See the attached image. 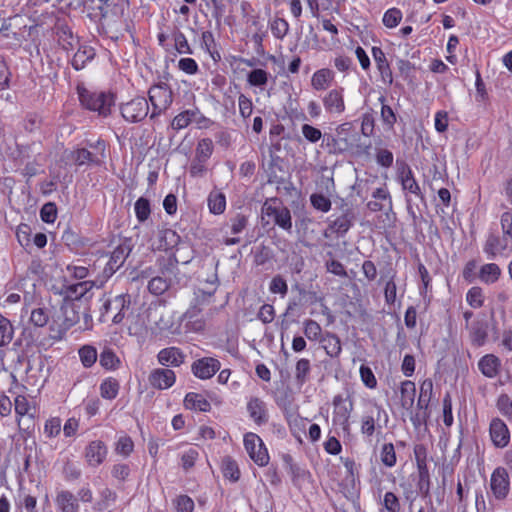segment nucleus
I'll use <instances>...</instances> for the list:
<instances>
[{
	"instance_id": "1",
	"label": "nucleus",
	"mask_w": 512,
	"mask_h": 512,
	"mask_svg": "<svg viewBox=\"0 0 512 512\" xmlns=\"http://www.w3.org/2000/svg\"><path fill=\"white\" fill-rule=\"evenodd\" d=\"M83 314L85 322L91 321V316L84 310L78 302H66L62 300L59 310L55 311L51 316L50 331L54 339L61 340L67 331L75 326L80 315Z\"/></svg>"
},
{
	"instance_id": "2",
	"label": "nucleus",
	"mask_w": 512,
	"mask_h": 512,
	"mask_svg": "<svg viewBox=\"0 0 512 512\" xmlns=\"http://www.w3.org/2000/svg\"><path fill=\"white\" fill-rule=\"evenodd\" d=\"M77 94L83 108L104 118L111 114L116 102V94L111 90H96L77 86Z\"/></svg>"
},
{
	"instance_id": "3",
	"label": "nucleus",
	"mask_w": 512,
	"mask_h": 512,
	"mask_svg": "<svg viewBox=\"0 0 512 512\" xmlns=\"http://www.w3.org/2000/svg\"><path fill=\"white\" fill-rule=\"evenodd\" d=\"M89 147L96 149L99 155L92 153L86 148L76 147L73 150L65 151L67 163L77 167L84 165L100 166L106 157V142L102 139H98L94 144H89Z\"/></svg>"
},
{
	"instance_id": "4",
	"label": "nucleus",
	"mask_w": 512,
	"mask_h": 512,
	"mask_svg": "<svg viewBox=\"0 0 512 512\" xmlns=\"http://www.w3.org/2000/svg\"><path fill=\"white\" fill-rule=\"evenodd\" d=\"M263 218L271 220L274 225L280 227L284 231L291 232L292 217L290 210L277 198L267 199L262 206Z\"/></svg>"
},
{
	"instance_id": "5",
	"label": "nucleus",
	"mask_w": 512,
	"mask_h": 512,
	"mask_svg": "<svg viewBox=\"0 0 512 512\" xmlns=\"http://www.w3.org/2000/svg\"><path fill=\"white\" fill-rule=\"evenodd\" d=\"M149 101L152 105L151 119L159 117L166 112L173 103V91L166 82H158L148 90Z\"/></svg>"
},
{
	"instance_id": "6",
	"label": "nucleus",
	"mask_w": 512,
	"mask_h": 512,
	"mask_svg": "<svg viewBox=\"0 0 512 512\" xmlns=\"http://www.w3.org/2000/svg\"><path fill=\"white\" fill-rule=\"evenodd\" d=\"M131 304V296L123 293L114 298H107L100 309L101 318L104 321L111 319L114 324H119L125 318V311L129 309Z\"/></svg>"
},
{
	"instance_id": "7",
	"label": "nucleus",
	"mask_w": 512,
	"mask_h": 512,
	"mask_svg": "<svg viewBox=\"0 0 512 512\" xmlns=\"http://www.w3.org/2000/svg\"><path fill=\"white\" fill-rule=\"evenodd\" d=\"M333 423L339 425L344 433L349 434L351 431L350 418L354 409L353 400L342 395L333 397Z\"/></svg>"
},
{
	"instance_id": "8",
	"label": "nucleus",
	"mask_w": 512,
	"mask_h": 512,
	"mask_svg": "<svg viewBox=\"0 0 512 512\" xmlns=\"http://www.w3.org/2000/svg\"><path fill=\"white\" fill-rule=\"evenodd\" d=\"M122 118L128 123H139L149 113V103L145 97L137 96L119 106Z\"/></svg>"
},
{
	"instance_id": "9",
	"label": "nucleus",
	"mask_w": 512,
	"mask_h": 512,
	"mask_svg": "<svg viewBox=\"0 0 512 512\" xmlns=\"http://www.w3.org/2000/svg\"><path fill=\"white\" fill-rule=\"evenodd\" d=\"M384 416L385 424L388 422V414L383 407L377 403L374 404V410L364 412L360 417V433L365 438H372L376 432H381V416Z\"/></svg>"
},
{
	"instance_id": "10",
	"label": "nucleus",
	"mask_w": 512,
	"mask_h": 512,
	"mask_svg": "<svg viewBox=\"0 0 512 512\" xmlns=\"http://www.w3.org/2000/svg\"><path fill=\"white\" fill-rule=\"evenodd\" d=\"M243 444L247 454L256 465L259 467L268 465L270 456L259 435L253 432H247L244 435Z\"/></svg>"
},
{
	"instance_id": "11",
	"label": "nucleus",
	"mask_w": 512,
	"mask_h": 512,
	"mask_svg": "<svg viewBox=\"0 0 512 512\" xmlns=\"http://www.w3.org/2000/svg\"><path fill=\"white\" fill-rule=\"evenodd\" d=\"M483 252L487 259L494 260L498 257H508L512 252V246L508 245L506 236L489 233L483 244Z\"/></svg>"
},
{
	"instance_id": "12",
	"label": "nucleus",
	"mask_w": 512,
	"mask_h": 512,
	"mask_svg": "<svg viewBox=\"0 0 512 512\" xmlns=\"http://www.w3.org/2000/svg\"><path fill=\"white\" fill-rule=\"evenodd\" d=\"M511 489L510 477L506 468L496 467L490 476V490L496 500H505Z\"/></svg>"
},
{
	"instance_id": "13",
	"label": "nucleus",
	"mask_w": 512,
	"mask_h": 512,
	"mask_svg": "<svg viewBox=\"0 0 512 512\" xmlns=\"http://www.w3.org/2000/svg\"><path fill=\"white\" fill-rule=\"evenodd\" d=\"M489 437L495 448H506L511 441L510 430L503 419L493 417L489 423Z\"/></svg>"
},
{
	"instance_id": "14",
	"label": "nucleus",
	"mask_w": 512,
	"mask_h": 512,
	"mask_svg": "<svg viewBox=\"0 0 512 512\" xmlns=\"http://www.w3.org/2000/svg\"><path fill=\"white\" fill-rule=\"evenodd\" d=\"M180 242V236L171 228H162L151 241V248L154 251H164L168 254L174 253V249Z\"/></svg>"
},
{
	"instance_id": "15",
	"label": "nucleus",
	"mask_w": 512,
	"mask_h": 512,
	"mask_svg": "<svg viewBox=\"0 0 512 512\" xmlns=\"http://www.w3.org/2000/svg\"><path fill=\"white\" fill-rule=\"evenodd\" d=\"M344 88L336 87L330 89L323 97L322 103L327 114L339 116L346 110Z\"/></svg>"
},
{
	"instance_id": "16",
	"label": "nucleus",
	"mask_w": 512,
	"mask_h": 512,
	"mask_svg": "<svg viewBox=\"0 0 512 512\" xmlns=\"http://www.w3.org/2000/svg\"><path fill=\"white\" fill-rule=\"evenodd\" d=\"M221 369V362L215 357H202L192 362L191 372L197 379L209 380Z\"/></svg>"
},
{
	"instance_id": "17",
	"label": "nucleus",
	"mask_w": 512,
	"mask_h": 512,
	"mask_svg": "<svg viewBox=\"0 0 512 512\" xmlns=\"http://www.w3.org/2000/svg\"><path fill=\"white\" fill-rule=\"evenodd\" d=\"M108 455V447L102 440L90 441L85 447L84 458L88 466L97 468L102 465Z\"/></svg>"
},
{
	"instance_id": "18",
	"label": "nucleus",
	"mask_w": 512,
	"mask_h": 512,
	"mask_svg": "<svg viewBox=\"0 0 512 512\" xmlns=\"http://www.w3.org/2000/svg\"><path fill=\"white\" fill-rule=\"evenodd\" d=\"M150 385L158 390H166L176 382V373L169 368H156L149 374Z\"/></svg>"
},
{
	"instance_id": "19",
	"label": "nucleus",
	"mask_w": 512,
	"mask_h": 512,
	"mask_svg": "<svg viewBox=\"0 0 512 512\" xmlns=\"http://www.w3.org/2000/svg\"><path fill=\"white\" fill-rule=\"evenodd\" d=\"M157 361L166 368L180 367L186 361V354L179 347L170 346L157 353Z\"/></svg>"
},
{
	"instance_id": "20",
	"label": "nucleus",
	"mask_w": 512,
	"mask_h": 512,
	"mask_svg": "<svg viewBox=\"0 0 512 512\" xmlns=\"http://www.w3.org/2000/svg\"><path fill=\"white\" fill-rule=\"evenodd\" d=\"M249 417L258 425H264L269 420L267 404L259 397H251L246 405Z\"/></svg>"
},
{
	"instance_id": "21",
	"label": "nucleus",
	"mask_w": 512,
	"mask_h": 512,
	"mask_svg": "<svg viewBox=\"0 0 512 512\" xmlns=\"http://www.w3.org/2000/svg\"><path fill=\"white\" fill-rule=\"evenodd\" d=\"M477 367L484 377L488 379H494L501 372L502 361L497 355L488 353L480 357L477 363Z\"/></svg>"
},
{
	"instance_id": "22",
	"label": "nucleus",
	"mask_w": 512,
	"mask_h": 512,
	"mask_svg": "<svg viewBox=\"0 0 512 512\" xmlns=\"http://www.w3.org/2000/svg\"><path fill=\"white\" fill-rule=\"evenodd\" d=\"M373 59L383 83L391 85L393 83V73L390 63L381 47L373 46L371 49Z\"/></svg>"
},
{
	"instance_id": "23",
	"label": "nucleus",
	"mask_w": 512,
	"mask_h": 512,
	"mask_svg": "<svg viewBox=\"0 0 512 512\" xmlns=\"http://www.w3.org/2000/svg\"><path fill=\"white\" fill-rule=\"evenodd\" d=\"M93 282L81 281L66 286L63 290V301L78 302L82 306V298L93 288Z\"/></svg>"
},
{
	"instance_id": "24",
	"label": "nucleus",
	"mask_w": 512,
	"mask_h": 512,
	"mask_svg": "<svg viewBox=\"0 0 512 512\" xmlns=\"http://www.w3.org/2000/svg\"><path fill=\"white\" fill-rule=\"evenodd\" d=\"M399 179L403 190L408 191L409 193L420 198L421 200L424 199V195L421 191V188L414 177L412 169L408 165H404L402 168H400Z\"/></svg>"
},
{
	"instance_id": "25",
	"label": "nucleus",
	"mask_w": 512,
	"mask_h": 512,
	"mask_svg": "<svg viewBox=\"0 0 512 512\" xmlns=\"http://www.w3.org/2000/svg\"><path fill=\"white\" fill-rule=\"evenodd\" d=\"M469 339L474 347H482L488 340V324L485 321H474L466 328Z\"/></svg>"
},
{
	"instance_id": "26",
	"label": "nucleus",
	"mask_w": 512,
	"mask_h": 512,
	"mask_svg": "<svg viewBox=\"0 0 512 512\" xmlns=\"http://www.w3.org/2000/svg\"><path fill=\"white\" fill-rule=\"evenodd\" d=\"M55 504L60 512H80L77 497L69 490L57 492Z\"/></svg>"
},
{
	"instance_id": "27",
	"label": "nucleus",
	"mask_w": 512,
	"mask_h": 512,
	"mask_svg": "<svg viewBox=\"0 0 512 512\" xmlns=\"http://www.w3.org/2000/svg\"><path fill=\"white\" fill-rule=\"evenodd\" d=\"M55 35L58 44L65 51L72 50L74 45L78 42L76 37L73 35L72 30L66 23L58 22L55 25Z\"/></svg>"
},
{
	"instance_id": "28",
	"label": "nucleus",
	"mask_w": 512,
	"mask_h": 512,
	"mask_svg": "<svg viewBox=\"0 0 512 512\" xmlns=\"http://www.w3.org/2000/svg\"><path fill=\"white\" fill-rule=\"evenodd\" d=\"M184 407L197 412H209L211 404L206 397L197 392H188L183 400Z\"/></svg>"
},
{
	"instance_id": "29",
	"label": "nucleus",
	"mask_w": 512,
	"mask_h": 512,
	"mask_svg": "<svg viewBox=\"0 0 512 512\" xmlns=\"http://www.w3.org/2000/svg\"><path fill=\"white\" fill-rule=\"evenodd\" d=\"M334 72L329 68L316 70L311 77V86L316 91L326 90L334 81Z\"/></svg>"
},
{
	"instance_id": "30",
	"label": "nucleus",
	"mask_w": 512,
	"mask_h": 512,
	"mask_svg": "<svg viewBox=\"0 0 512 512\" xmlns=\"http://www.w3.org/2000/svg\"><path fill=\"white\" fill-rule=\"evenodd\" d=\"M319 342L331 358H337L342 352L340 338L334 333L325 332Z\"/></svg>"
},
{
	"instance_id": "31",
	"label": "nucleus",
	"mask_w": 512,
	"mask_h": 512,
	"mask_svg": "<svg viewBox=\"0 0 512 512\" xmlns=\"http://www.w3.org/2000/svg\"><path fill=\"white\" fill-rule=\"evenodd\" d=\"M129 252L127 247L119 245L110 254L109 260L105 266V273H115L125 262Z\"/></svg>"
},
{
	"instance_id": "32",
	"label": "nucleus",
	"mask_w": 512,
	"mask_h": 512,
	"mask_svg": "<svg viewBox=\"0 0 512 512\" xmlns=\"http://www.w3.org/2000/svg\"><path fill=\"white\" fill-rule=\"evenodd\" d=\"M95 55L96 53L93 47L80 45L71 60V65L75 70L79 71L83 69L88 62L92 61Z\"/></svg>"
},
{
	"instance_id": "33",
	"label": "nucleus",
	"mask_w": 512,
	"mask_h": 512,
	"mask_svg": "<svg viewBox=\"0 0 512 512\" xmlns=\"http://www.w3.org/2000/svg\"><path fill=\"white\" fill-rule=\"evenodd\" d=\"M400 402L402 408L410 410L415 402L416 385L411 380H404L400 383Z\"/></svg>"
},
{
	"instance_id": "34",
	"label": "nucleus",
	"mask_w": 512,
	"mask_h": 512,
	"mask_svg": "<svg viewBox=\"0 0 512 512\" xmlns=\"http://www.w3.org/2000/svg\"><path fill=\"white\" fill-rule=\"evenodd\" d=\"M502 271L496 263H486L479 269L478 278L485 284H494L501 277Z\"/></svg>"
},
{
	"instance_id": "35",
	"label": "nucleus",
	"mask_w": 512,
	"mask_h": 512,
	"mask_svg": "<svg viewBox=\"0 0 512 512\" xmlns=\"http://www.w3.org/2000/svg\"><path fill=\"white\" fill-rule=\"evenodd\" d=\"M433 396V381L430 378L424 379L420 383V392L417 400V408L419 410H428Z\"/></svg>"
},
{
	"instance_id": "36",
	"label": "nucleus",
	"mask_w": 512,
	"mask_h": 512,
	"mask_svg": "<svg viewBox=\"0 0 512 512\" xmlns=\"http://www.w3.org/2000/svg\"><path fill=\"white\" fill-rule=\"evenodd\" d=\"M210 213L220 215L226 209V196L220 190H212L207 198Z\"/></svg>"
},
{
	"instance_id": "37",
	"label": "nucleus",
	"mask_w": 512,
	"mask_h": 512,
	"mask_svg": "<svg viewBox=\"0 0 512 512\" xmlns=\"http://www.w3.org/2000/svg\"><path fill=\"white\" fill-rule=\"evenodd\" d=\"M99 364L106 371H115L120 368L121 360L111 348H104L99 355Z\"/></svg>"
},
{
	"instance_id": "38",
	"label": "nucleus",
	"mask_w": 512,
	"mask_h": 512,
	"mask_svg": "<svg viewBox=\"0 0 512 512\" xmlns=\"http://www.w3.org/2000/svg\"><path fill=\"white\" fill-rule=\"evenodd\" d=\"M42 306L37 308H33L30 312V323L35 327H44L48 324L49 320L53 313L51 310L45 305L44 302L41 303Z\"/></svg>"
},
{
	"instance_id": "39",
	"label": "nucleus",
	"mask_w": 512,
	"mask_h": 512,
	"mask_svg": "<svg viewBox=\"0 0 512 512\" xmlns=\"http://www.w3.org/2000/svg\"><path fill=\"white\" fill-rule=\"evenodd\" d=\"M200 41L202 49L205 50L215 62L221 60L215 37L211 31H203Z\"/></svg>"
},
{
	"instance_id": "40",
	"label": "nucleus",
	"mask_w": 512,
	"mask_h": 512,
	"mask_svg": "<svg viewBox=\"0 0 512 512\" xmlns=\"http://www.w3.org/2000/svg\"><path fill=\"white\" fill-rule=\"evenodd\" d=\"M99 390L102 398L107 400H113L119 394V381L116 378L107 377L101 382Z\"/></svg>"
},
{
	"instance_id": "41",
	"label": "nucleus",
	"mask_w": 512,
	"mask_h": 512,
	"mask_svg": "<svg viewBox=\"0 0 512 512\" xmlns=\"http://www.w3.org/2000/svg\"><path fill=\"white\" fill-rule=\"evenodd\" d=\"M134 441L127 435H120L114 443V452L124 458H128L134 452Z\"/></svg>"
},
{
	"instance_id": "42",
	"label": "nucleus",
	"mask_w": 512,
	"mask_h": 512,
	"mask_svg": "<svg viewBox=\"0 0 512 512\" xmlns=\"http://www.w3.org/2000/svg\"><path fill=\"white\" fill-rule=\"evenodd\" d=\"M99 500L95 503L94 509L99 512L105 511L110 505L117 501V493L111 488L105 487L99 492Z\"/></svg>"
},
{
	"instance_id": "43",
	"label": "nucleus",
	"mask_w": 512,
	"mask_h": 512,
	"mask_svg": "<svg viewBox=\"0 0 512 512\" xmlns=\"http://www.w3.org/2000/svg\"><path fill=\"white\" fill-rule=\"evenodd\" d=\"M221 471L224 478L229 479L232 482H237L240 479V470L237 462L231 457L227 456L223 458L221 464Z\"/></svg>"
},
{
	"instance_id": "44",
	"label": "nucleus",
	"mask_w": 512,
	"mask_h": 512,
	"mask_svg": "<svg viewBox=\"0 0 512 512\" xmlns=\"http://www.w3.org/2000/svg\"><path fill=\"white\" fill-rule=\"evenodd\" d=\"M269 28L274 38L283 40L289 32L290 25L286 19L274 17L269 21Z\"/></svg>"
},
{
	"instance_id": "45",
	"label": "nucleus",
	"mask_w": 512,
	"mask_h": 512,
	"mask_svg": "<svg viewBox=\"0 0 512 512\" xmlns=\"http://www.w3.org/2000/svg\"><path fill=\"white\" fill-rule=\"evenodd\" d=\"M171 39L174 42V49L177 53L188 55L193 53L186 35L181 30L175 29L171 34Z\"/></svg>"
},
{
	"instance_id": "46",
	"label": "nucleus",
	"mask_w": 512,
	"mask_h": 512,
	"mask_svg": "<svg viewBox=\"0 0 512 512\" xmlns=\"http://www.w3.org/2000/svg\"><path fill=\"white\" fill-rule=\"evenodd\" d=\"M214 151V144L210 138H202L197 142L195 149V158L198 160L207 161L211 158Z\"/></svg>"
},
{
	"instance_id": "47",
	"label": "nucleus",
	"mask_w": 512,
	"mask_h": 512,
	"mask_svg": "<svg viewBox=\"0 0 512 512\" xmlns=\"http://www.w3.org/2000/svg\"><path fill=\"white\" fill-rule=\"evenodd\" d=\"M15 406V414L17 417V421L20 420L27 415H31V411L34 409L33 405L29 401L28 397L25 395H17L14 400Z\"/></svg>"
},
{
	"instance_id": "48",
	"label": "nucleus",
	"mask_w": 512,
	"mask_h": 512,
	"mask_svg": "<svg viewBox=\"0 0 512 512\" xmlns=\"http://www.w3.org/2000/svg\"><path fill=\"white\" fill-rule=\"evenodd\" d=\"M166 254V257H159L156 261L159 271L163 275L173 274L178 266V260L175 253Z\"/></svg>"
},
{
	"instance_id": "49",
	"label": "nucleus",
	"mask_w": 512,
	"mask_h": 512,
	"mask_svg": "<svg viewBox=\"0 0 512 512\" xmlns=\"http://www.w3.org/2000/svg\"><path fill=\"white\" fill-rule=\"evenodd\" d=\"M466 302L473 309L483 307L485 302L483 289L479 286L471 287L466 293Z\"/></svg>"
},
{
	"instance_id": "50",
	"label": "nucleus",
	"mask_w": 512,
	"mask_h": 512,
	"mask_svg": "<svg viewBox=\"0 0 512 512\" xmlns=\"http://www.w3.org/2000/svg\"><path fill=\"white\" fill-rule=\"evenodd\" d=\"M193 116V109H187L178 113L171 121V128L175 131L187 128L193 123Z\"/></svg>"
},
{
	"instance_id": "51",
	"label": "nucleus",
	"mask_w": 512,
	"mask_h": 512,
	"mask_svg": "<svg viewBox=\"0 0 512 512\" xmlns=\"http://www.w3.org/2000/svg\"><path fill=\"white\" fill-rule=\"evenodd\" d=\"M134 212L140 223L148 220L151 215L150 201L145 197L138 198L134 204Z\"/></svg>"
},
{
	"instance_id": "52",
	"label": "nucleus",
	"mask_w": 512,
	"mask_h": 512,
	"mask_svg": "<svg viewBox=\"0 0 512 512\" xmlns=\"http://www.w3.org/2000/svg\"><path fill=\"white\" fill-rule=\"evenodd\" d=\"M303 332L310 341H319L323 336L322 327L312 319H306L303 322Z\"/></svg>"
},
{
	"instance_id": "53",
	"label": "nucleus",
	"mask_w": 512,
	"mask_h": 512,
	"mask_svg": "<svg viewBox=\"0 0 512 512\" xmlns=\"http://www.w3.org/2000/svg\"><path fill=\"white\" fill-rule=\"evenodd\" d=\"M80 361L85 368L92 367L97 361V350L94 346L84 345L78 351Z\"/></svg>"
},
{
	"instance_id": "54",
	"label": "nucleus",
	"mask_w": 512,
	"mask_h": 512,
	"mask_svg": "<svg viewBox=\"0 0 512 512\" xmlns=\"http://www.w3.org/2000/svg\"><path fill=\"white\" fill-rule=\"evenodd\" d=\"M14 335V328L9 319L0 314V347L8 345Z\"/></svg>"
},
{
	"instance_id": "55",
	"label": "nucleus",
	"mask_w": 512,
	"mask_h": 512,
	"mask_svg": "<svg viewBox=\"0 0 512 512\" xmlns=\"http://www.w3.org/2000/svg\"><path fill=\"white\" fill-rule=\"evenodd\" d=\"M380 460L382 464L388 468H392L397 463V456L394 445L392 443H385L381 447Z\"/></svg>"
},
{
	"instance_id": "56",
	"label": "nucleus",
	"mask_w": 512,
	"mask_h": 512,
	"mask_svg": "<svg viewBox=\"0 0 512 512\" xmlns=\"http://www.w3.org/2000/svg\"><path fill=\"white\" fill-rule=\"evenodd\" d=\"M378 101L381 103V119L384 125L388 128H393L395 125L397 118L391 106L386 104L385 96H380Z\"/></svg>"
},
{
	"instance_id": "57",
	"label": "nucleus",
	"mask_w": 512,
	"mask_h": 512,
	"mask_svg": "<svg viewBox=\"0 0 512 512\" xmlns=\"http://www.w3.org/2000/svg\"><path fill=\"white\" fill-rule=\"evenodd\" d=\"M496 408L502 416L512 421V398L508 394L502 393L497 397Z\"/></svg>"
},
{
	"instance_id": "58",
	"label": "nucleus",
	"mask_w": 512,
	"mask_h": 512,
	"mask_svg": "<svg viewBox=\"0 0 512 512\" xmlns=\"http://www.w3.org/2000/svg\"><path fill=\"white\" fill-rule=\"evenodd\" d=\"M269 73L261 68L251 70L247 75V82L254 87H263L268 83Z\"/></svg>"
},
{
	"instance_id": "59",
	"label": "nucleus",
	"mask_w": 512,
	"mask_h": 512,
	"mask_svg": "<svg viewBox=\"0 0 512 512\" xmlns=\"http://www.w3.org/2000/svg\"><path fill=\"white\" fill-rule=\"evenodd\" d=\"M311 370L310 361L306 358H301L297 361L295 366V379L297 384L303 385L308 379Z\"/></svg>"
},
{
	"instance_id": "60",
	"label": "nucleus",
	"mask_w": 512,
	"mask_h": 512,
	"mask_svg": "<svg viewBox=\"0 0 512 512\" xmlns=\"http://www.w3.org/2000/svg\"><path fill=\"white\" fill-rule=\"evenodd\" d=\"M380 512H399L401 504L399 498L393 492H386L381 502Z\"/></svg>"
},
{
	"instance_id": "61",
	"label": "nucleus",
	"mask_w": 512,
	"mask_h": 512,
	"mask_svg": "<svg viewBox=\"0 0 512 512\" xmlns=\"http://www.w3.org/2000/svg\"><path fill=\"white\" fill-rule=\"evenodd\" d=\"M169 287H170V282L161 276L153 277L148 282V286H147L148 291L151 294L156 295V296L164 294L169 289Z\"/></svg>"
},
{
	"instance_id": "62",
	"label": "nucleus",
	"mask_w": 512,
	"mask_h": 512,
	"mask_svg": "<svg viewBox=\"0 0 512 512\" xmlns=\"http://www.w3.org/2000/svg\"><path fill=\"white\" fill-rule=\"evenodd\" d=\"M403 18V14L399 8L393 7L385 11L382 22L387 28H395L399 25Z\"/></svg>"
},
{
	"instance_id": "63",
	"label": "nucleus",
	"mask_w": 512,
	"mask_h": 512,
	"mask_svg": "<svg viewBox=\"0 0 512 512\" xmlns=\"http://www.w3.org/2000/svg\"><path fill=\"white\" fill-rule=\"evenodd\" d=\"M395 278H396V272L392 270L391 276L386 281L385 286H384V298H385L386 304H388V305H393L396 301L397 285L395 282Z\"/></svg>"
},
{
	"instance_id": "64",
	"label": "nucleus",
	"mask_w": 512,
	"mask_h": 512,
	"mask_svg": "<svg viewBox=\"0 0 512 512\" xmlns=\"http://www.w3.org/2000/svg\"><path fill=\"white\" fill-rule=\"evenodd\" d=\"M62 421L59 417L48 418L43 427V434L47 438H55L61 433Z\"/></svg>"
}]
</instances>
